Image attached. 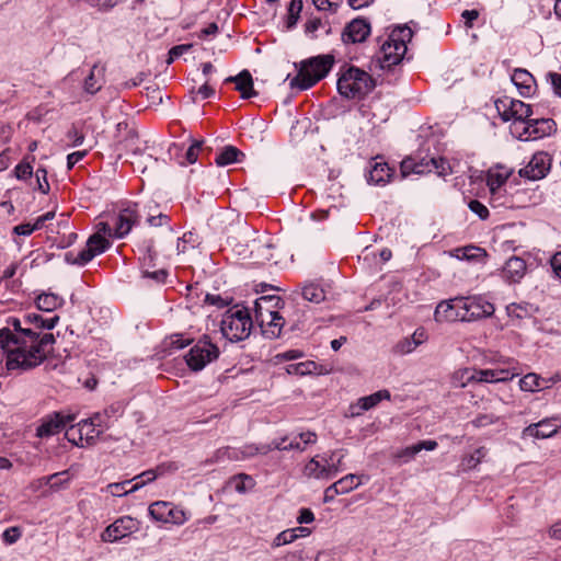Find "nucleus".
Listing matches in <instances>:
<instances>
[{
  "label": "nucleus",
  "mask_w": 561,
  "mask_h": 561,
  "mask_svg": "<svg viewBox=\"0 0 561 561\" xmlns=\"http://www.w3.org/2000/svg\"><path fill=\"white\" fill-rule=\"evenodd\" d=\"M531 308L530 305L528 304H525V305H522V304H510L507 307H506V310H507V313L510 317H514V318H517V319H523L527 316L530 314V311L529 309Z\"/></svg>",
  "instance_id": "nucleus-50"
},
{
  "label": "nucleus",
  "mask_w": 561,
  "mask_h": 561,
  "mask_svg": "<svg viewBox=\"0 0 561 561\" xmlns=\"http://www.w3.org/2000/svg\"><path fill=\"white\" fill-rule=\"evenodd\" d=\"M133 482V480H126V481H123V482H117V483H111L107 485V490L108 492L113 495V496H124V495H127L129 493H133L134 491H130V489H126V485L130 484Z\"/></svg>",
  "instance_id": "nucleus-54"
},
{
  "label": "nucleus",
  "mask_w": 561,
  "mask_h": 561,
  "mask_svg": "<svg viewBox=\"0 0 561 561\" xmlns=\"http://www.w3.org/2000/svg\"><path fill=\"white\" fill-rule=\"evenodd\" d=\"M217 460L228 459V460H243V456L241 454V447H224L217 450L216 453Z\"/></svg>",
  "instance_id": "nucleus-49"
},
{
  "label": "nucleus",
  "mask_w": 561,
  "mask_h": 561,
  "mask_svg": "<svg viewBox=\"0 0 561 561\" xmlns=\"http://www.w3.org/2000/svg\"><path fill=\"white\" fill-rule=\"evenodd\" d=\"M550 381H554V379L547 380L535 373H529L519 380V388L523 391L529 392L540 391L548 388Z\"/></svg>",
  "instance_id": "nucleus-31"
},
{
  "label": "nucleus",
  "mask_w": 561,
  "mask_h": 561,
  "mask_svg": "<svg viewBox=\"0 0 561 561\" xmlns=\"http://www.w3.org/2000/svg\"><path fill=\"white\" fill-rule=\"evenodd\" d=\"M141 218L138 204H130L123 208L115 217L114 237L122 239L127 236L131 228L139 224Z\"/></svg>",
  "instance_id": "nucleus-13"
},
{
  "label": "nucleus",
  "mask_w": 561,
  "mask_h": 561,
  "mask_svg": "<svg viewBox=\"0 0 561 561\" xmlns=\"http://www.w3.org/2000/svg\"><path fill=\"white\" fill-rule=\"evenodd\" d=\"M511 175V171L505 168L491 169L488 172L486 185L492 195H495L497 191L504 185Z\"/></svg>",
  "instance_id": "nucleus-32"
},
{
  "label": "nucleus",
  "mask_w": 561,
  "mask_h": 561,
  "mask_svg": "<svg viewBox=\"0 0 561 561\" xmlns=\"http://www.w3.org/2000/svg\"><path fill=\"white\" fill-rule=\"evenodd\" d=\"M21 536L22 531L16 526L7 528L1 535L3 542L7 545L15 543L21 538Z\"/></svg>",
  "instance_id": "nucleus-57"
},
{
  "label": "nucleus",
  "mask_w": 561,
  "mask_h": 561,
  "mask_svg": "<svg viewBox=\"0 0 561 561\" xmlns=\"http://www.w3.org/2000/svg\"><path fill=\"white\" fill-rule=\"evenodd\" d=\"M370 32V23L366 19L357 18L345 25L341 38L344 44L363 43Z\"/></svg>",
  "instance_id": "nucleus-19"
},
{
  "label": "nucleus",
  "mask_w": 561,
  "mask_h": 561,
  "mask_svg": "<svg viewBox=\"0 0 561 561\" xmlns=\"http://www.w3.org/2000/svg\"><path fill=\"white\" fill-rule=\"evenodd\" d=\"M251 255L260 263L271 261L273 259L272 250L273 245L267 242H256L255 240L251 244Z\"/></svg>",
  "instance_id": "nucleus-40"
},
{
  "label": "nucleus",
  "mask_w": 561,
  "mask_h": 561,
  "mask_svg": "<svg viewBox=\"0 0 561 561\" xmlns=\"http://www.w3.org/2000/svg\"><path fill=\"white\" fill-rule=\"evenodd\" d=\"M341 494H346L362 484L360 477L354 473L346 474L334 482Z\"/></svg>",
  "instance_id": "nucleus-42"
},
{
  "label": "nucleus",
  "mask_w": 561,
  "mask_h": 561,
  "mask_svg": "<svg viewBox=\"0 0 561 561\" xmlns=\"http://www.w3.org/2000/svg\"><path fill=\"white\" fill-rule=\"evenodd\" d=\"M96 228L98 231L88 239L84 249L78 253L69 251L65 254L67 263L83 266L108 249L110 242L104 236L114 237V228L104 221L99 222Z\"/></svg>",
  "instance_id": "nucleus-3"
},
{
  "label": "nucleus",
  "mask_w": 561,
  "mask_h": 561,
  "mask_svg": "<svg viewBox=\"0 0 561 561\" xmlns=\"http://www.w3.org/2000/svg\"><path fill=\"white\" fill-rule=\"evenodd\" d=\"M420 345V340H416V335L413 334L411 337H405L397 343L394 351L398 354L405 355L412 353Z\"/></svg>",
  "instance_id": "nucleus-47"
},
{
  "label": "nucleus",
  "mask_w": 561,
  "mask_h": 561,
  "mask_svg": "<svg viewBox=\"0 0 561 561\" xmlns=\"http://www.w3.org/2000/svg\"><path fill=\"white\" fill-rule=\"evenodd\" d=\"M225 82H234L242 99H250L257 94L253 89V79L249 70H242L237 76L228 77Z\"/></svg>",
  "instance_id": "nucleus-25"
},
{
  "label": "nucleus",
  "mask_w": 561,
  "mask_h": 561,
  "mask_svg": "<svg viewBox=\"0 0 561 561\" xmlns=\"http://www.w3.org/2000/svg\"><path fill=\"white\" fill-rule=\"evenodd\" d=\"M66 438L69 443H72L76 446L83 447V439H82V430H80L79 425H71L66 430L65 433Z\"/></svg>",
  "instance_id": "nucleus-52"
},
{
  "label": "nucleus",
  "mask_w": 561,
  "mask_h": 561,
  "mask_svg": "<svg viewBox=\"0 0 561 561\" xmlns=\"http://www.w3.org/2000/svg\"><path fill=\"white\" fill-rule=\"evenodd\" d=\"M170 506H171V503H169V502L158 501V502L152 503L149 506L148 512H149V515L154 520L161 522V523H168L169 513L171 512Z\"/></svg>",
  "instance_id": "nucleus-41"
},
{
  "label": "nucleus",
  "mask_w": 561,
  "mask_h": 561,
  "mask_svg": "<svg viewBox=\"0 0 561 561\" xmlns=\"http://www.w3.org/2000/svg\"><path fill=\"white\" fill-rule=\"evenodd\" d=\"M252 324L248 308L237 306L224 313L220 321V331L230 342H238L250 335Z\"/></svg>",
  "instance_id": "nucleus-6"
},
{
  "label": "nucleus",
  "mask_w": 561,
  "mask_h": 561,
  "mask_svg": "<svg viewBox=\"0 0 561 561\" xmlns=\"http://www.w3.org/2000/svg\"><path fill=\"white\" fill-rule=\"evenodd\" d=\"M511 80L522 96L529 98L535 93L536 80L528 70L522 68L515 69Z\"/></svg>",
  "instance_id": "nucleus-20"
},
{
  "label": "nucleus",
  "mask_w": 561,
  "mask_h": 561,
  "mask_svg": "<svg viewBox=\"0 0 561 561\" xmlns=\"http://www.w3.org/2000/svg\"><path fill=\"white\" fill-rule=\"evenodd\" d=\"M239 157H244V153L234 146H226L216 157L215 162L219 167H226L231 163L238 162Z\"/></svg>",
  "instance_id": "nucleus-38"
},
{
  "label": "nucleus",
  "mask_w": 561,
  "mask_h": 561,
  "mask_svg": "<svg viewBox=\"0 0 561 561\" xmlns=\"http://www.w3.org/2000/svg\"><path fill=\"white\" fill-rule=\"evenodd\" d=\"M547 79L550 82L554 94L561 98V73L548 72Z\"/></svg>",
  "instance_id": "nucleus-64"
},
{
  "label": "nucleus",
  "mask_w": 561,
  "mask_h": 561,
  "mask_svg": "<svg viewBox=\"0 0 561 561\" xmlns=\"http://www.w3.org/2000/svg\"><path fill=\"white\" fill-rule=\"evenodd\" d=\"M302 297L310 302L319 304L324 300L325 293L322 287L311 283L304 286Z\"/></svg>",
  "instance_id": "nucleus-43"
},
{
  "label": "nucleus",
  "mask_w": 561,
  "mask_h": 561,
  "mask_svg": "<svg viewBox=\"0 0 561 561\" xmlns=\"http://www.w3.org/2000/svg\"><path fill=\"white\" fill-rule=\"evenodd\" d=\"M556 131V123L551 118H531L523 125L517 137L520 140L529 141L550 136Z\"/></svg>",
  "instance_id": "nucleus-12"
},
{
  "label": "nucleus",
  "mask_w": 561,
  "mask_h": 561,
  "mask_svg": "<svg viewBox=\"0 0 561 561\" xmlns=\"http://www.w3.org/2000/svg\"><path fill=\"white\" fill-rule=\"evenodd\" d=\"M436 447H437L436 440H433V439L421 440L414 445H411V446H408L405 448L398 450L394 454V457L397 459L401 460V462L405 463V462L411 461L420 451H422V450L432 451V450L436 449Z\"/></svg>",
  "instance_id": "nucleus-26"
},
{
  "label": "nucleus",
  "mask_w": 561,
  "mask_h": 561,
  "mask_svg": "<svg viewBox=\"0 0 561 561\" xmlns=\"http://www.w3.org/2000/svg\"><path fill=\"white\" fill-rule=\"evenodd\" d=\"M337 91L346 99H363L375 87L371 76L356 67H350L337 80Z\"/></svg>",
  "instance_id": "nucleus-5"
},
{
  "label": "nucleus",
  "mask_w": 561,
  "mask_h": 561,
  "mask_svg": "<svg viewBox=\"0 0 561 561\" xmlns=\"http://www.w3.org/2000/svg\"><path fill=\"white\" fill-rule=\"evenodd\" d=\"M56 339L51 332H37L24 319L9 317L0 329V348L7 354L8 370H28L41 365L53 352Z\"/></svg>",
  "instance_id": "nucleus-1"
},
{
  "label": "nucleus",
  "mask_w": 561,
  "mask_h": 561,
  "mask_svg": "<svg viewBox=\"0 0 561 561\" xmlns=\"http://www.w3.org/2000/svg\"><path fill=\"white\" fill-rule=\"evenodd\" d=\"M193 47L192 44H181L172 47L169 50V58L167 60L168 64H172L176 58L184 55L185 53L190 51Z\"/></svg>",
  "instance_id": "nucleus-62"
},
{
  "label": "nucleus",
  "mask_w": 561,
  "mask_h": 561,
  "mask_svg": "<svg viewBox=\"0 0 561 561\" xmlns=\"http://www.w3.org/2000/svg\"><path fill=\"white\" fill-rule=\"evenodd\" d=\"M170 511L171 512L169 513L168 523L182 525L186 522L187 518L183 510L178 508L171 504Z\"/></svg>",
  "instance_id": "nucleus-60"
},
{
  "label": "nucleus",
  "mask_w": 561,
  "mask_h": 561,
  "mask_svg": "<svg viewBox=\"0 0 561 561\" xmlns=\"http://www.w3.org/2000/svg\"><path fill=\"white\" fill-rule=\"evenodd\" d=\"M461 378H465L467 382H497L495 369H472L466 368L460 371Z\"/></svg>",
  "instance_id": "nucleus-34"
},
{
  "label": "nucleus",
  "mask_w": 561,
  "mask_h": 561,
  "mask_svg": "<svg viewBox=\"0 0 561 561\" xmlns=\"http://www.w3.org/2000/svg\"><path fill=\"white\" fill-rule=\"evenodd\" d=\"M302 0H291L289 5H288V13H287V19H286V24H287V27L288 28H291L294 27L297 22H298V19L300 16V12L302 10Z\"/></svg>",
  "instance_id": "nucleus-44"
},
{
  "label": "nucleus",
  "mask_w": 561,
  "mask_h": 561,
  "mask_svg": "<svg viewBox=\"0 0 561 561\" xmlns=\"http://www.w3.org/2000/svg\"><path fill=\"white\" fill-rule=\"evenodd\" d=\"M317 442V434L314 432H301L294 437L284 436L282 438L273 439L274 450H298L304 451L307 446L313 445Z\"/></svg>",
  "instance_id": "nucleus-16"
},
{
  "label": "nucleus",
  "mask_w": 561,
  "mask_h": 561,
  "mask_svg": "<svg viewBox=\"0 0 561 561\" xmlns=\"http://www.w3.org/2000/svg\"><path fill=\"white\" fill-rule=\"evenodd\" d=\"M511 100L505 98L504 100H500L496 103L497 112L501 116V118L504 122L513 121V124H515V116H513V113L511 114Z\"/></svg>",
  "instance_id": "nucleus-51"
},
{
  "label": "nucleus",
  "mask_w": 561,
  "mask_h": 561,
  "mask_svg": "<svg viewBox=\"0 0 561 561\" xmlns=\"http://www.w3.org/2000/svg\"><path fill=\"white\" fill-rule=\"evenodd\" d=\"M392 169L385 161H378L377 158L370 162L368 181L375 184H386L391 175Z\"/></svg>",
  "instance_id": "nucleus-29"
},
{
  "label": "nucleus",
  "mask_w": 561,
  "mask_h": 561,
  "mask_svg": "<svg viewBox=\"0 0 561 561\" xmlns=\"http://www.w3.org/2000/svg\"><path fill=\"white\" fill-rule=\"evenodd\" d=\"M391 394L388 390H379L375 393H371L369 396L359 398L356 408H358L357 412H354V414H360L364 411H368L373 408H375L381 400H390Z\"/></svg>",
  "instance_id": "nucleus-33"
},
{
  "label": "nucleus",
  "mask_w": 561,
  "mask_h": 561,
  "mask_svg": "<svg viewBox=\"0 0 561 561\" xmlns=\"http://www.w3.org/2000/svg\"><path fill=\"white\" fill-rule=\"evenodd\" d=\"M449 164L444 158H422L419 163L412 159H405L401 163L402 174L405 176L409 173L421 174L424 172H436L438 175L447 174Z\"/></svg>",
  "instance_id": "nucleus-9"
},
{
  "label": "nucleus",
  "mask_w": 561,
  "mask_h": 561,
  "mask_svg": "<svg viewBox=\"0 0 561 561\" xmlns=\"http://www.w3.org/2000/svg\"><path fill=\"white\" fill-rule=\"evenodd\" d=\"M75 420V415L62 413H54L42 420L41 425L36 428V436L39 438H48L60 433L66 428L67 424Z\"/></svg>",
  "instance_id": "nucleus-17"
},
{
  "label": "nucleus",
  "mask_w": 561,
  "mask_h": 561,
  "mask_svg": "<svg viewBox=\"0 0 561 561\" xmlns=\"http://www.w3.org/2000/svg\"><path fill=\"white\" fill-rule=\"evenodd\" d=\"M64 304V299L53 293H42L36 298V306L39 310L51 312Z\"/></svg>",
  "instance_id": "nucleus-37"
},
{
  "label": "nucleus",
  "mask_w": 561,
  "mask_h": 561,
  "mask_svg": "<svg viewBox=\"0 0 561 561\" xmlns=\"http://www.w3.org/2000/svg\"><path fill=\"white\" fill-rule=\"evenodd\" d=\"M294 536L290 529L283 530L274 538L272 546L278 548L291 543L295 541Z\"/></svg>",
  "instance_id": "nucleus-61"
},
{
  "label": "nucleus",
  "mask_w": 561,
  "mask_h": 561,
  "mask_svg": "<svg viewBox=\"0 0 561 561\" xmlns=\"http://www.w3.org/2000/svg\"><path fill=\"white\" fill-rule=\"evenodd\" d=\"M527 265L525 260L518 256L510 257L503 266V278L510 283H518L525 276Z\"/></svg>",
  "instance_id": "nucleus-22"
},
{
  "label": "nucleus",
  "mask_w": 561,
  "mask_h": 561,
  "mask_svg": "<svg viewBox=\"0 0 561 561\" xmlns=\"http://www.w3.org/2000/svg\"><path fill=\"white\" fill-rule=\"evenodd\" d=\"M469 209L482 220L489 217V209L481 202L473 199L469 203Z\"/></svg>",
  "instance_id": "nucleus-63"
},
{
  "label": "nucleus",
  "mask_w": 561,
  "mask_h": 561,
  "mask_svg": "<svg viewBox=\"0 0 561 561\" xmlns=\"http://www.w3.org/2000/svg\"><path fill=\"white\" fill-rule=\"evenodd\" d=\"M274 450L273 440L270 444H245L241 447V454L243 456V460L255 457L257 455H266L270 451Z\"/></svg>",
  "instance_id": "nucleus-39"
},
{
  "label": "nucleus",
  "mask_w": 561,
  "mask_h": 561,
  "mask_svg": "<svg viewBox=\"0 0 561 561\" xmlns=\"http://www.w3.org/2000/svg\"><path fill=\"white\" fill-rule=\"evenodd\" d=\"M14 174L18 180H27L33 174V167L30 161H22L14 168Z\"/></svg>",
  "instance_id": "nucleus-55"
},
{
  "label": "nucleus",
  "mask_w": 561,
  "mask_h": 561,
  "mask_svg": "<svg viewBox=\"0 0 561 561\" xmlns=\"http://www.w3.org/2000/svg\"><path fill=\"white\" fill-rule=\"evenodd\" d=\"M463 321L470 322L491 317L495 308L481 296L462 297Z\"/></svg>",
  "instance_id": "nucleus-10"
},
{
  "label": "nucleus",
  "mask_w": 561,
  "mask_h": 561,
  "mask_svg": "<svg viewBox=\"0 0 561 561\" xmlns=\"http://www.w3.org/2000/svg\"><path fill=\"white\" fill-rule=\"evenodd\" d=\"M560 428V417H548L525 427L522 436L523 438L533 437L535 439H545L554 436Z\"/></svg>",
  "instance_id": "nucleus-15"
},
{
  "label": "nucleus",
  "mask_w": 561,
  "mask_h": 561,
  "mask_svg": "<svg viewBox=\"0 0 561 561\" xmlns=\"http://www.w3.org/2000/svg\"><path fill=\"white\" fill-rule=\"evenodd\" d=\"M218 356V346L207 335H204L185 355V362L192 370L199 371Z\"/></svg>",
  "instance_id": "nucleus-7"
},
{
  "label": "nucleus",
  "mask_w": 561,
  "mask_h": 561,
  "mask_svg": "<svg viewBox=\"0 0 561 561\" xmlns=\"http://www.w3.org/2000/svg\"><path fill=\"white\" fill-rule=\"evenodd\" d=\"M138 528V522L135 518L123 516L107 526L101 537L105 542H115L137 531Z\"/></svg>",
  "instance_id": "nucleus-14"
},
{
  "label": "nucleus",
  "mask_w": 561,
  "mask_h": 561,
  "mask_svg": "<svg viewBox=\"0 0 561 561\" xmlns=\"http://www.w3.org/2000/svg\"><path fill=\"white\" fill-rule=\"evenodd\" d=\"M332 65L333 58L329 55L301 61L297 76L290 80V87L299 90L311 88L329 73Z\"/></svg>",
  "instance_id": "nucleus-4"
},
{
  "label": "nucleus",
  "mask_w": 561,
  "mask_h": 561,
  "mask_svg": "<svg viewBox=\"0 0 561 561\" xmlns=\"http://www.w3.org/2000/svg\"><path fill=\"white\" fill-rule=\"evenodd\" d=\"M342 461V457L334 461V453L330 455L316 456L311 458L304 468V473L308 478H314L319 480H329L334 478L339 472V465Z\"/></svg>",
  "instance_id": "nucleus-8"
},
{
  "label": "nucleus",
  "mask_w": 561,
  "mask_h": 561,
  "mask_svg": "<svg viewBox=\"0 0 561 561\" xmlns=\"http://www.w3.org/2000/svg\"><path fill=\"white\" fill-rule=\"evenodd\" d=\"M124 413L123 405L119 402L113 403L101 412L92 415L94 425L102 427L104 431L108 428L115 420Z\"/></svg>",
  "instance_id": "nucleus-24"
},
{
  "label": "nucleus",
  "mask_w": 561,
  "mask_h": 561,
  "mask_svg": "<svg viewBox=\"0 0 561 561\" xmlns=\"http://www.w3.org/2000/svg\"><path fill=\"white\" fill-rule=\"evenodd\" d=\"M231 483L233 484L234 490L239 493H244L254 485L253 479L245 473L234 476L231 479Z\"/></svg>",
  "instance_id": "nucleus-48"
},
{
  "label": "nucleus",
  "mask_w": 561,
  "mask_h": 561,
  "mask_svg": "<svg viewBox=\"0 0 561 561\" xmlns=\"http://www.w3.org/2000/svg\"><path fill=\"white\" fill-rule=\"evenodd\" d=\"M78 425L80 430H82L83 443L85 442L88 445H92L95 439L104 432L102 427L94 425L92 416L85 420H81Z\"/></svg>",
  "instance_id": "nucleus-35"
},
{
  "label": "nucleus",
  "mask_w": 561,
  "mask_h": 561,
  "mask_svg": "<svg viewBox=\"0 0 561 561\" xmlns=\"http://www.w3.org/2000/svg\"><path fill=\"white\" fill-rule=\"evenodd\" d=\"M316 368L313 362H301L296 364H289L286 366V373L288 375L304 376L310 374Z\"/></svg>",
  "instance_id": "nucleus-45"
},
{
  "label": "nucleus",
  "mask_w": 561,
  "mask_h": 561,
  "mask_svg": "<svg viewBox=\"0 0 561 561\" xmlns=\"http://www.w3.org/2000/svg\"><path fill=\"white\" fill-rule=\"evenodd\" d=\"M489 449L484 446L476 448L471 453L465 454L458 465L459 472H468L474 470L486 458Z\"/></svg>",
  "instance_id": "nucleus-27"
},
{
  "label": "nucleus",
  "mask_w": 561,
  "mask_h": 561,
  "mask_svg": "<svg viewBox=\"0 0 561 561\" xmlns=\"http://www.w3.org/2000/svg\"><path fill=\"white\" fill-rule=\"evenodd\" d=\"M103 69L94 65L89 76L84 79L83 89L89 94H95L102 88Z\"/></svg>",
  "instance_id": "nucleus-36"
},
{
  "label": "nucleus",
  "mask_w": 561,
  "mask_h": 561,
  "mask_svg": "<svg viewBox=\"0 0 561 561\" xmlns=\"http://www.w3.org/2000/svg\"><path fill=\"white\" fill-rule=\"evenodd\" d=\"M36 182H37V190L41 191L43 194H48L50 186L47 180V171L45 168H38L36 170Z\"/></svg>",
  "instance_id": "nucleus-56"
},
{
  "label": "nucleus",
  "mask_w": 561,
  "mask_h": 561,
  "mask_svg": "<svg viewBox=\"0 0 561 561\" xmlns=\"http://www.w3.org/2000/svg\"><path fill=\"white\" fill-rule=\"evenodd\" d=\"M413 32L408 25L394 27L386 38H380L377 59L381 69H391L399 65L407 50V44L412 39Z\"/></svg>",
  "instance_id": "nucleus-2"
},
{
  "label": "nucleus",
  "mask_w": 561,
  "mask_h": 561,
  "mask_svg": "<svg viewBox=\"0 0 561 561\" xmlns=\"http://www.w3.org/2000/svg\"><path fill=\"white\" fill-rule=\"evenodd\" d=\"M282 299L278 296H262L254 301L255 320L259 324H263L266 316L276 311L280 305Z\"/></svg>",
  "instance_id": "nucleus-21"
},
{
  "label": "nucleus",
  "mask_w": 561,
  "mask_h": 561,
  "mask_svg": "<svg viewBox=\"0 0 561 561\" xmlns=\"http://www.w3.org/2000/svg\"><path fill=\"white\" fill-rule=\"evenodd\" d=\"M265 316L266 319L264 320L263 324H260L263 334L271 339L279 337L282 329L285 324L284 318L277 310Z\"/></svg>",
  "instance_id": "nucleus-30"
},
{
  "label": "nucleus",
  "mask_w": 561,
  "mask_h": 561,
  "mask_svg": "<svg viewBox=\"0 0 561 561\" xmlns=\"http://www.w3.org/2000/svg\"><path fill=\"white\" fill-rule=\"evenodd\" d=\"M190 343L188 340L184 339L181 334H174L168 337L164 342L165 346L171 350H182Z\"/></svg>",
  "instance_id": "nucleus-59"
},
{
  "label": "nucleus",
  "mask_w": 561,
  "mask_h": 561,
  "mask_svg": "<svg viewBox=\"0 0 561 561\" xmlns=\"http://www.w3.org/2000/svg\"><path fill=\"white\" fill-rule=\"evenodd\" d=\"M434 317L438 322L463 321L462 297L440 301Z\"/></svg>",
  "instance_id": "nucleus-18"
},
{
  "label": "nucleus",
  "mask_w": 561,
  "mask_h": 561,
  "mask_svg": "<svg viewBox=\"0 0 561 561\" xmlns=\"http://www.w3.org/2000/svg\"><path fill=\"white\" fill-rule=\"evenodd\" d=\"M203 141L202 140H195L193 144L187 148L185 152V161L181 162V164H193L197 161L199 150L202 148Z\"/></svg>",
  "instance_id": "nucleus-53"
},
{
  "label": "nucleus",
  "mask_w": 561,
  "mask_h": 561,
  "mask_svg": "<svg viewBox=\"0 0 561 561\" xmlns=\"http://www.w3.org/2000/svg\"><path fill=\"white\" fill-rule=\"evenodd\" d=\"M304 356L302 352L299 350H288L282 353H278L274 356V360L276 364L299 359Z\"/></svg>",
  "instance_id": "nucleus-58"
},
{
  "label": "nucleus",
  "mask_w": 561,
  "mask_h": 561,
  "mask_svg": "<svg viewBox=\"0 0 561 561\" xmlns=\"http://www.w3.org/2000/svg\"><path fill=\"white\" fill-rule=\"evenodd\" d=\"M59 321L58 316L44 318L38 313H27L24 316V324L27 328H33L37 332H49L54 329Z\"/></svg>",
  "instance_id": "nucleus-28"
},
{
  "label": "nucleus",
  "mask_w": 561,
  "mask_h": 561,
  "mask_svg": "<svg viewBox=\"0 0 561 561\" xmlns=\"http://www.w3.org/2000/svg\"><path fill=\"white\" fill-rule=\"evenodd\" d=\"M158 472L153 469L146 470L141 472L140 474L136 476L133 481H136L131 486L130 491H138L142 486H145L147 483L152 482L157 479Z\"/></svg>",
  "instance_id": "nucleus-46"
},
{
  "label": "nucleus",
  "mask_w": 561,
  "mask_h": 561,
  "mask_svg": "<svg viewBox=\"0 0 561 561\" xmlns=\"http://www.w3.org/2000/svg\"><path fill=\"white\" fill-rule=\"evenodd\" d=\"M552 159L545 151L533 154L528 163L518 171L519 176L537 181L543 179L550 171Z\"/></svg>",
  "instance_id": "nucleus-11"
},
{
  "label": "nucleus",
  "mask_w": 561,
  "mask_h": 561,
  "mask_svg": "<svg viewBox=\"0 0 561 561\" xmlns=\"http://www.w3.org/2000/svg\"><path fill=\"white\" fill-rule=\"evenodd\" d=\"M515 116V124H512V130L514 134L519 133L523 125L530 121L533 117V108L529 104L524 103L519 100H511V114Z\"/></svg>",
  "instance_id": "nucleus-23"
}]
</instances>
